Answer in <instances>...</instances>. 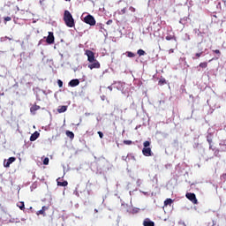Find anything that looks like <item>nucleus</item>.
<instances>
[{
    "mask_svg": "<svg viewBox=\"0 0 226 226\" xmlns=\"http://www.w3.org/2000/svg\"><path fill=\"white\" fill-rule=\"evenodd\" d=\"M64 21L67 27H75V19H73V16L72 15L70 11H64Z\"/></svg>",
    "mask_w": 226,
    "mask_h": 226,
    "instance_id": "1",
    "label": "nucleus"
},
{
    "mask_svg": "<svg viewBox=\"0 0 226 226\" xmlns=\"http://www.w3.org/2000/svg\"><path fill=\"white\" fill-rule=\"evenodd\" d=\"M144 148L142 149V154L144 156H153V151H151V141H145L143 143Z\"/></svg>",
    "mask_w": 226,
    "mask_h": 226,
    "instance_id": "2",
    "label": "nucleus"
},
{
    "mask_svg": "<svg viewBox=\"0 0 226 226\" xmlns=\"http://www.w3.org/2000/svg\"><path fill=\"white\" fill-rule=\"evenodd\" d=\"M85 24H88V26H96V19L93 15L88 14L84 18Z\"/></svg>",
    "mask_w": 226,
    "mask_h": 226,
    "instance_id": "3",
    "label": "nucleus"
},
{
    "mask_svg": "<svg viewBox=\"0 0 226 226\" xmlns=\"http://www.w3.org/2000/svg\"><path fill=\"white\" fill-rule=\"evenodd\" d=\"M186 199L190 200L193 204H199V200H197V196L193 192H187L185 194Z\"/></svg>",
    "mask_w": 226,
    "mask_h": 226,
    "instance_id": "4",
    "label": "nucleus"
},
{
    "mask_svg": "<svg viewBox=\"0 0 226 226\" xmlns=\"http://www.w3.org/2000/svg\"><path fill=\"white\" fill-rule=\"evenodd\" d=\"M85 54L89 63H93L94 61H96V57L94 56V52H93L92 50L87 49Z\"/></svg>",
    "mask_w": 226,
    "mask_h": 226,
    "instance_id": "5",
    "label": "nucleus"
},
{
    "mask_svg": "<svg viewBox=\"0 0 226 226\" xmlns=\"http://www.w3.org/2000/svg\"><path fill=\"white\" fill-rule=\"evenodd\" d=\"M91 64H88L89 70L99 69L101 67L100 62L98 60H94V62H90Z\"/></svg>",
    "mask_w": 226,
    "mask_h": 226,
    "instance_id": "6",
    "label": "nucleus"
},
{
    "mask_svg": "<svg viewBox=\"0 0 226 226\" xmlns=\"http://www.w3.org/2000/svg\"><path fill=\"white\" fill-rule=\"evenodd\" d=\"M56 38L54 37V33L53 32H49V35L46 39V42L49 44V45H52V43H54Z\"/></svg>",
    "mask_w": 226,
    "mask_h": 226,
    "instance_id": "7",
    "label": "nucleus"
},
{
    "mask_svg": "<svg viewBox=\"0 0 226 226\" xmlns=\"http://www.w3.org/2000/svg\"><path fill=\"white\" fill-rule=\"evenodd\" d=\"M15 160H17V158L15 157H10L7 162L6 160H4V167L7 168L10 167V165H11V163H13V162H15Z\"/></svg>",
    "mask_w": 226,
    "mask_h": 226,
    "instance_id": "8",
    "label": "nucleus"
},
{
    "mask_svg": "<svg viewBox=\"0 0 226 226\" xmlns=\"http://www.w3.org/2000/svg\"><path fill=\"white\" fill-rule=\"evenodd\" d=\"M79 84H80V80H79L78 79H72L69 82L70 87H77V86H79Z\"/></svg>",
    "mask_w": 226,
    "mask_h": 226,
    "instance_id": "9",
    "label": "nucleus"
},
{
    "mask_svg": "<svg viewBox=\"0 0 226 226\" xmlns=\"http://www.w3.org/2000/svg\"><path fill=\"white\" fill-rule=\"evenodd\" d=\"M40 137V132L38 131L34 132L31 136H30V141L34 142Z\"/></svg>",
    "mask_w": 226,
    "mask_h": 226,
    "instance_id": "10",
    "label": "nucleus"
},
{
    "mask_svg": "<svg viewBox=\"0 0 226 226\" xmlns=\"http://www.w3.org/2000/svg\"><path fill=\"white\" fill-rule=\"evenodd\" d=\"M143 226H154V222L149 220V218H146L143 221Z\"/></svg>",
    "mask_w": 226,
    "mask_h": 226,
    "instance_id": "11",
    "label": "nucleus"
},
{
    "mask_svg": "<svg viewBox=\"0 0 226 226\" xmlns=\"http://www.w3.org/2000/svg\"><path fill=\"white\" fill-rule=\"evenodd\" d=\"M57 186H68V181L64 180L61 182V177L56 179Z\"/></svg>",
    "mask_w": 226,
    "mask_h": 226,
    "instance_id": "12",
    "label": "nucleus"
},
{
    "mask_svg": "<svg viewBox=\"0 0 226 226\" xmlns=\"http://www.w3.org/2000/svg\"><path fill=\"white\" fill-rule=\"evenodd\" d=\"M36 110H40V106L38 105H33L31 108H30V112L34 116V114H36Z\"/></svg>",
    "mask_w": 226,
    "mask_h": 226,
    "instance_id": "13",
    "label": "nucleus"
},
{
    "mask_svg": "<svg viewBox=\"0 0 226 226\" xmlns=\"http://www.w3.org/2000/svg\"><path fill=\"white\" fill-rule=\"evenodd\" d=\"M68 110V106H59L57 109L58 114H63V112H66Z\"/></svg>",
    "mask_w": 226,
    "mask_h": 226,
    "instance_id": "14",
    "label": "nucleus"
},
{
    "mask_svg": "<svg viewBox=\"0 0 226 226\" xmlns=\"http://www.w3.org/2000/svg\"><path fill=\"white\" fill-rule=\"evenodd\" d=\"M65 135L67 137H69V139H71L72 140H73V139H75V134L72 131H66Z\"/></svg>",
    "mask_w": 226,
    "mask_h": 226,
    "instance_id": "15",
    "label": "nucleus"
},
{
    "mask_svg": "<svg viewBox=\"0 0 226 226\" xmlns=\"http://www.w3.org/2000/svg\"><path fill=\"white\" fill-rule=\"evenodd\" d=\"M47 209H49V207H42L41 210L37 211L36 215H45V212L47 211Z\"/></svg>",
    "mask_w": 226,
    "mask_h": 226,
    "instance_id": "16",
    "label": "nucleus"
},
{
    "mask_svg": "<svg viewBox=\"0 0 226 226\" xmlns=\"http://www.w3.org/2000/svg\"><path fill=\"white\" fill-rule=\"evenodd\" d=\"M18 207H19V209L21 211H25L26 210V205L24 204V201H20L19 204H18Z\"/></svg>",
    "mask_w": 226,
    "mask_h": 226,
    "instance_id": "17",
    "label": "nucleus"
},
{
    "mask_svg": "<svg viewBox=\"0 0 226 226\" xmlns=\"http://www.w3.org/2000/svg\"><path fill=\"white\" fill-rule=\"evenodd\" d=\"M166 40H167V41H170V40H174V41H177L176 35H167Z\"/></svg>",
    "mask_w": 226,
    "mask_h": 226,
    "instance_id": "18",
    "label": "nucleus"
},
{
    "mask_svg": "<svg viewBox=\"0 0 226 226\" xmlns=\"http://www.w3.org/2000/svg\"><path fill=\"white\" fill-rule=\"evenodd\" d=\"M174 202V200H172V199H167L165 201H164V206H170L172 203Z\"/></svg>",
    "mask_w": 226,
    "mask_h": 226,
    "instance_id": "19",
    "label": "nucleus"
},
{
    "mask_svg": "<svg viewBox=\"0 0 226 226\" xmlns=\"http://www.w3.org/2000/svg\"><path fill=\"white\" fill-rule=\"evenodd\" d=\"M158 84L159 86H164V84H167V80L165 79V78H162L159 80Z\"/></svg>",
    "mask_w": 226,
    "mask_h": 226,
    "instance_id": "20",
    "label": "nucleus"
},
{
    "mask_svg": "<svg viewBox=\"0 0 226 226\" xmlns=\"http://www.w3.org/2000/svg\"><path fill=\"white\" fill-rule=\"evenodd\" d=\"M137 54L140 56H146V51H144V49H139L137 51Z\"/></svg>",
    "mask_w": 226,
    "mask_h": 226,
    "instance_id": "21",
    "label": "nucleus"
},
{
    "mask_svg": "<svg viewBox=\"0 0 226 226\" xmlns=\"http://www.w3.org/2000/svg\"><path fill=\"white\" fill-rule=\"evenodd\" d=\"M204 52H200V53H196L195 54V56H192V59L195 60V59H199V57H200V56H202Z\"/></svg>",
    "mask_w": 226,
    "mask_h": 226,
    "instance_id": "22",
    "label": "nucleus"
},
{
    "mask_svg": "<svg viewBox=\"0 0 226 226\" xmlns=\"http://www.w3.org/2000/svg\"><path fill=\"white\" fill-rule=\"evenodd\" d=\"M127 57H135V54L132 51L126 52Z\"/></svg>",
    "mask_w": 226,
    "mask_h": 226,
    "instance_id": "23",
    "label": "nucleus"
},
{
    "mask_svg": "<svg viewBox=\"0 0 226 226\" xmlns=\"http://www.w3.org/2000/svg\"><path fill=\"white\" fill-rule=\"evenodd\" d=\"M200 68H206L207 66V62H203L199 64Z\"/></svg>",
    "mask_w": 226,
    "mask_h": 226,
    "instance_id": "24",
    "label": "nucleus"
},
{
    "mask_svg": "<svg viewBox=\"0 0 226 226\" xmlns=\"http://www.w3.org/2000/svg\"><path fill=\"white\" fill-rule=\"evenodd\" d=\"M124 144H125V146H132V140H124Z\"/></svg>",
    "mask_w": 226,
    "mask_h": 226,
    "instance_id": "25",
    "label": "nucleus"
},
{
    "mask_svg": "<svg viewBox=\"0 0 226 226\" xmlns=\"http://www.w3.org/2000/svg\"><path fill=\"white\" fill-rule=\"evenodd\" d=\"M126 13V8L122 9L119 12L118 15H124Z\"/></svg>",
    "mask_w": 226,
    "mask_h": 226,
    "instance_id": "26",
    "label": "nucleus"
},
{
    "mask_svg": "<svg viewBox=\"0 0 226 226\" xmlns=\"http://www.w3.org/2000/svg\"><path fill=\"white\" fill-rule=\"evenodd\" d=\"M4 20L5 24H6V22H10L11 20V17L7 16V17L4 18Z\"/></svg>",
    "mask_w": 226,
    "mask_h": 226,
    "instance_id": "27",
    "label": "nucleus"
},
{
    "mask_svg": "<svg viewBox=\"0 0 226 226\" xmlns=\"http://www.w3.org/2000/svg\"><path fill=\"white\" fill-rule=\"evenodd\" d=\"M207 141L208 142L209 146H210V145H213V139H212V138L207 137Z\"/></svg>",
    "mask_w": 226,
    "mask_h": 226,
    "instance_id": "28",
    "label": "nucleus"
},
{
    "mask_svg": "<svg viewBox=\"0 0 226 226\" xmlns=\"http://www.w3.org/2000/svg\"><path fill=\"white\" fill-rule=\"evenodd\" d=\"M49 162V157H45L43 160V165H48Z\"/></svg>",
    "mask_w": 226,
    "mask_h": 226,
    "instance_id": "29",
    "label": "nucleus"
},
{
    "mask_svg": "<svg viewBox=\"0 0 226 226\" xmlns=\"http://www.w3.org/2000/svg\"><path fill=\"white\" fill-rule=\"evenodd\" d=\"M57 85H58V87H63V80L58 79L57 80Z\"/></svg>",
    "mask_w": 226,
    "mask_h": 226,
    "instance_id": "30",
    "label": "nucleus"
},
{
    "mask_svg": "<svg viewBox=\"0 0 226 226\" xmlns=\"http://www.w3.org/2000/svg\"><path fill=\"white\" fill-rule=\"evenodd\" d=\"M221 181H224V182L226 181V173L221 176Z\"/></svg>",
    "mask_w": 226,
    "mask_h": 226,
    "instance_id": "31",
    "label": "nucleus"
},
{
    "mask_svg": "<svg viewBox=\"0 0 226 226\" xmlns=\"http://www.w3.org/2000/svg\"><path fill=\"white\" fill-rule=\"evenodd\" d=\"M214 154H215V156H218V154H220V150L215 149Z\"/></svg>",
    "mask_w": 226,
    "mask_h": 226,
    "instance_id": "32",
    "label": "nucleus"
},
{
    "mask_svg": "<svg viewBox=\"0 0 226 226\" xmlns=\"http://www.w3.org/2000/svg\"><path fill=\"white\" fill-rule=\"evenodd\" d=\"M97 133H98L100 139H103V132L99 131Z\"/></svg>",
    "mask_w": 226,
    "mask_h": 226,
    "instance_id": "33",
    "label": "nucleus"
},
{
    "mask_svg": "<svg viewBox=\"0 0 226 226\" xmlns=\"http://www.w3.org/2000/svg\"><path fill=\"white\" fill-rule=\"evenodd\" d=\"M129 10H131L132 12H134V11H135V8H134V7H132V6H131V7L129 8Z\"/></svg>",
    "mask_w": 226,
    "mask_h": 226,
    "instance_id": "34",
    "label": "nucleus"
},
{
    "mask_svg": "<svg viewBox=\"0 0 226 226\" xmlns=\"http://www.w3.org/2000/svg\"><path fill=\"white\" fill-rule=\"evenodd\" d=\"M110 24H112V20H111V19H109V20L107 21V25H108V26H110Z\"/></svg>",
    "mask_w": 226,
    "mask_h": 226,
    "instance_id": "35",
    "label": "nucleus"
},
{
    "mask_svg": "<svg viewBox=\"0 0 226 226\" xmlns=\"http://www.w3.org/2000/svg\"><path fill=\"white\" fill-rule=\"evenodd\" d=\"M214 52H215V54H221V52H220L219 49H215V50H214Z\"/></svg>",
    "mask_w": 226,
    "mask_h": 226,
    "instance_id": "36",
    "label": "nucleus"
},
{
    "mask_svg": "<svg viewBox=\"0 0 226 226\" xmlns=\"http://www.w3.org/2000/svg\"><path fill=\"white\" fill-rule=\"evenodd\" d=\"M209 149H211L212 151H215V148H213V145H209Z\"/></svg>",
    "mask_w": 226,
    "mask_h": 226,
    "instance_id": "37",
    "label": "nucleus"
},
{
    "mask_svg": "<svg viewBox=\"0 0 226 226\" xmlns=\"http://www.w3.org/2000/svg\"><path fill=\"white\" fill-rule=\"evenodd\" d=\"M170 53L174 54V49H170Z\"/></svg>",
    "mask_w": 226,
    "mask_h": 226,
    "instance_id": "38",
    "label": "nucleus"
},
{
    "mask_svg": "<svg viewBox=\"0 0 226 226\" xmlns=\"http://www.w3.org/2000/svg\"><path fill=\"white\" fill-rule=\"evenodd\" d=\"M108 89H109V91H112V87H109Z\"/></svg>",
    "mask_w": 226,
    "mask_h": 226,
    "instance_id": "39",
    "label": "nucleus"
},
{
    "mask_svg": "<svg viewBox=\"0 0 226 226\" xmlns=\"http://www.w3.org/2000/svg\"><path fill=\"white\" fill-rule=\"evenodd\" d=\"M94 212H95V213H98V209L95 208V209H94Z\"/></svg>",
    "mask_w": 226,
    "mask_h": 226,
    "instance_id": "40",
    "label": "nucleus"
},
{
    "mask_svg": "<svg viewBox=\"0 0 226 226\" xmlns=\"http://www.w3.org/2000/svg\"><path fill=\"white\" fill-rule=\"evenodd\" d=\"M66 1H70V0H66Z\"/></svg>",
    "mask_w": 226,
    "mask_h": 226,
    "instance_id": "41",
    "label": "nucleus"
}]
</instances>
